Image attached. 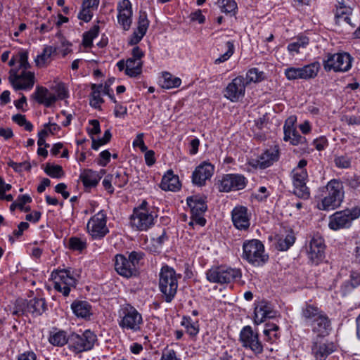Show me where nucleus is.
Wrapping results in <instances>:
<instances>
[{"instance_id":"nucleus-1","label":"nucleus","mask_w":360,"mask_h":360,"mask_svg":"<svg viewBox=\"0 0 360 360\" xmlns=\"http://www.w3.org/2000/svg\"><path fill=\"white\" fill-rule=\"evenodd\" d=\"M19 63L20 69H22V72L18 73V70L11 69L9 80L15 90L31 89L34 84V74L27 71L30 68L27 51L19 53Z\"/></svg>"},{"instance_id":"nucleus-2","label":"nucleus","mask_w":360,"mask_h":360,"mask_svg":"<svg viewBox=\"0 0 360 360\" xmlns=\"http://www.w3.org/2000/svg\"><path fill=\"white\" fill-rule=\"evenodd\" d=\"M181 278V274H177L173 268L168 265L162 266L159 273V290L166 302L170 303L175 297Z\"/></svg>"},{"instance_id":"nucleus-3","label":"nucleus","mask_w":360,"mask_h":360,"mask_svg":"<svg viewBox=\"0 0 360 360\" xmlns=\"http://www.w3.org/2000/svg\"><path fill=\"white\" fill-rule=\"evenodd\" d=\"M344 186L338 179H332L326 186V194L317 207L320 210L330 211L339 207L344 199Z\"/></svg>"},{"instance_id":"nucleus-4","label":"nucleus","mask_w":360,"mask_h":360,"mask_svg":"<svg viewBox=\"0 0 360 360\" xmlns=\"http://www.w3.org/2000/svg\"><path fill=\"white\" fill-rule=\"evenodd\" d=\"M158 217L157 213L149 206L146 200L133 210L130 217V223L132 227L140 231H146L155 224V220Z\"/></svg>"},{"instance_id":"nucleus-5","label":"nucleus","mask_w":360,"mask_h":360,"mask_svg":"<svg viewBox=\"0 0 360 360\" xmlns=\"http://www.w3.org/2000/svg\"><path fill=\"white\" fill-rule=\"evenodd\" d=\"M118 324L123 330L136 333L143 325L142 315L129 303L123 304L118 310Z\"/></svg>"},{"instance_id":"nucleus-6","label":"nucleus","mask_w":360,"mask_h":360,"mask_svg":"<svg viewBox=\"0 0 360 360\" xmlns=\"http://www.w3.org/2000/svg\"><path fill=\"white\" fill-rule=\"evenodd\" d=\"M360 217V207L354 206L337 211L328 217V228L334 231L349 229L354 222Z\"/></svg>"},{"instance_id":"nucleus-7","label":"nucleus","mask_w":360,"mask_h":360,"mask_svg":"<svg viewBox=\"0 0 360 360\" xmlns=\"http://www.w3.org/2000/svg\"><path fill=\"white\" fill-rule=\"evenodd\" d=\"M242 257L254 266H262L269 259V255L265 253L264 244L257 239L245 240L243 244Z\"/></svg>"},{"instance_id":"nucleus-8","label":"nucleus","mask_w":360,"mask_h":360,"mask_svg":"<svg viewBox=\"0 0 360 360\" xmlns=\"http://www.w3.org/2000/svg\"><path fill=\"white\" fill-rule=\"evenodd\" d=\"M241 277L240 269L226 266H213L206 271V278L209 282L221 285L236 282Z\"/></svg>"},{"instance_id":"nucleus-9","label":"nucleus","mask_w":360,"mask_h":360,"mask_svg":"<svg viewBox=\"0 0 360 360\" xmlns=\"http://www.w3.org/2000/svg\"><path fill=\"white\" fill-rule=\"evenodd\" d=\"M97 335L90 330H86L81 334L72 333L70 335L69 349L78 354L91 350L97 342Z\"/></svg>"},{"instance_id":"nucleus-10","label":"nucleus","mask_w":360,"mask_h":360,"mask_svg":"<svg viewBox=\"0 0 360 360\" xmlns=\"http://www.w3.org/2000/svg\"><path fill=\"white\" fill-rule=\"evenodd\" d=\"M54 279V289L64 296H68L72 288H75L78 275L71 269L57 270L52 273Z\"/></svg>"},{"instance_id":"nucleus-11","label":"nucleus","mask_w":360,"mask_h":360,"mask_svg":"<svg viewBox=\"0 0 360 360\" xmlns=\"http://www.w3.org/2000/svg\"><path fill=\"white\" fill-rule=\"evenodd\" d=\"M352 58L345 52L328 53L323 61V68L326 72H347L352 68Z\"/></svg>"},{"instance_id":"nucleus-12","label":"nucleus","mask_w":360,"mask_h":360,"mask_svg":"<svg viewBox=\"0 0 360 360\" xmlns=\"http://www.w3.org/2000/svg\"><path fill=\"white\" fill-rule=\"evenodd\" d=\"M239 340L245 349L251 350L255 355L263 352V345L259 338V334L251 326H246L241 329Z\"/></svg>"},{"instance_id":"nucleus-13","label":"nucleus","mask_w":360,"mask_h":360,"mask_svg":"<svg viewBox=\"0 0 360 360\" xmlns=\"http://www.w3.org/2000/svg\"><path fill=\"white\" fill-rule=\"evenodd\" d=\"M107 217L103 210L99 211L89 220L87 231L94 239H101L109 232L106 225Z\"/></svg>"},{"instance_id":"nucleus-14","label":"nucleus","mask_w":360,"mask_h":360,"mask_svg":"<svg viewBox=\"0 0 360 360\" xmlns=\"http://www.w3.org/2000/svg\"><path fill=\"white\" fill-rule=\"evenodd\" d=\"M307 253L309 259L315 264H319L325 257L326 245L323 237L319 234H314L307 246Z\"/></svg>"},{"instance_id":"nucleus-15","label":"nucleus","mask_w":360,"mask_h":360,"mask_svg":"<svg viewBox=\"0 0 360 360\" xmlns=\"http://www.w3.org/2000/svg\"><path fill=\"white\" fill-rule=\"evenodd\" d=\"M233 226L239 230L246 231L250 226L252 214L248 208L243 205H237L231 212Z\"/></svg>"},{"instance_id":"nucleus-16","label":"nucleus","mask_w":360,"mask_h":360,"mask_svg":"<svg viewBox=\"0 0 360 360\" xmlns=\"http://www.w3.org/2000/svg\"><path fill=\"white\" fill-rule=\"evenodd\" d=\"M144 52L139 46H135L131 50V56L126 60L125 74L131 77H136L142 72Z\"/></svg>"},{"instance_id":"nucleus-17","label":"nucleus","mask_w":360,"mask_h":360,"mask_svg":"<svg viewBox=\"0 0 360 360\" xmlns=\"http://www.w3.org/2000/svg\"><path fill=\"white\" fill-rule=\"evenodd\" d=\"M280 148L274 145L266 149L258 158L252 160L251 165L259 169H266L279 160Z\"/></svg>"},{"instance_id":"nucleus-18","label":"nucleus","mask_w":360,"mask_h":360,"mask_svg":"<svg viewBox=\"0 0 360 360\" xmlns=\"http://www.w3.org/2000/svg\"><path fill=\"white\" fill-rule=\"evenodd\" d=\"M248 183L247 179L242 174H228L222 176L219 190L221 192H229L243 189Z\"/></svg>"},{"instance_id":"nucleus-19","label":"nucleus","mask_w":360,"mask_h":360,"mask_svg":"<svg viewBox=\"0 0 360 360\" xmlns=\"http://www.w3.org/2000/svg\"><path fill=\"white\" fill-rule=\"evenodd\" d=\"M291 174L295 195L304 200L309 199L310 197V191L309 188L307 186L308 180L307 170H292Z\"/></svg>"},{"instance_id":"nucleus-20","label":"nucleus","mask_w":360,"mask_h":360,"mask_svg":"<svg viewBox=\"0 0 360 360\" xmlns=\"http://www.w3.org/2000/svg\"><path fill=\"white\" fill-rule=\"evenodd\" d=\"M295 122L296 117L294 116L289 117L285 120L283 126V140L289 141L292 146L306 145L307 139L299 134L295 127Z\"/></svg>"},{"instance_id":"nucleus-21","label":"nucleus","mask_w":360,"mask_h":360,"mask_svg":"<svg viewBox=\"0 0 360 360\" xmlns=\"http://www.w3.org/2000/svg\"><path fill=\"white\" fill-rule=\"evenodd\" d=\"M245 84L244 78L238 76L234 78L226 87L224 96L231 102H237L245 96Z\"/></svg>"},{"instance_id":"nucleus-22","label":"nucleus","mask_w":360,"mask_h":360,"mask_svg":"<svg viewBox=\"0 0 360 360\" xmlns=\"http://www.w3.org/2000/svg\"><path fill=\"white\" fill-rule=\"evenodd\" d=\"M214 172V166L208 162H202L192 173V183L197 186H203Z\"/></svg>"},{"instance_id":"nucleus-23","label":"nucleus","mask_w":360,"mask_h":360,"mask_svg":"<svg viewBox=\"0 0 360 360\" xmlns=\"http://www.w3.org/2000/svg\"><path fill=\"white\" fill-rule=\"evenodd\" d=\"M24 307L13 311V314L21 315L25 313L31 314L33 316L41 315L47 309L46 302L43 297H34L23 303Z\"/></svg>"},{"instance_id":"nucleus-24","label":"nucleus","mask_w":360,"mask_h":360,"mask_svg":"<svg viewBox=\"0 0 360 360\" xmlns=\"http://www.w3.org/2000/svg\"><path fill=\"white\" fill-rule=\"evenodd\" d=\"M117 20L124 30H129L132 22V6L129 0H120L117 3Z\"/></svg>"},{"instance_id":"nucleus-25","label":"nucleus","mask_w":360,"mask_h":360,"mask_svg":"<svg viewBox=\"0 0 360 360\" xmlns=\"http://www.w3.org/2000/svg\"><path fill=\"white\" fill-rule=\"evenodd\" d=\"M335 350L333 342L323 341L317 338L311 345V354L316 360H326L327 357Z\"/></svg>"},{"instance_id":"nucleus-26","label":"nucleus","mask_w":360,"mask_h":360,"mask_svg":"<svg viewBox=\"0 0 360 360\" xmlns=\"http://www.w3.org/2000/svg\"><path fill=\"white\" fill-rule=\"evenodd\" d=\"M115 269L120 276L126 278L131 277L137 274L135 266L122 255L115 256Z\"/></svg>"},{"instance_id":"nucleus-27","label":"nucleus","mask_w":360,"mask_h":360,"mask_svg":"<svg viewBox=\"0 0 360 360\" xmlns=\"http://www.w3.org/2000/svg\"><path fill=\"white\" fill-rule=\"evenodd\" d=\"M148 26L149 20L147 17V13L144 11H140L136 30H135L130 37L129 44L136 45L146 34Z\"/></svg>"},{"instance_id":"nucleus-28","label":"nucleus","mask_w":360,"mask_h":360,"mask_svg":"<svg viewBox=\"0 0 360 360\" xmlns=\"http://www.w3.org/2000/svg\"><path fill=\"white\" fill-rule=\"evenodd\" d=\"M33 98L39 103L46 107H50L57 100V97L51 93L46 87L37 86L32 95Z\"/></svg>"},{"instance_id":"nucleus-29","label":"nucleus","mask_w":360,"mask_h":360,"mask_svg":"<svg viewBox=\"0 0 360 360\" xmlns=\"http://www.w3.org/2000/svg\"><path fill=\"white\" fill-rule=\"evenodd\" d=\"M309 326L312 328V330L318 334V336L322 337L327 335L331 329L330 321L324 312Z\"/></svg>"},{"instance_id":"nucleus-30","label":"nucleus","mask_w":360,"mask_h":360,"mask_svg":"<svg viewBox=\"0 0 360 360\" xmlns=\"http://www.w3.org/2000/svg\"><path fill=\"white\" fill-rule=\"evenodd\" d=\"M254 314V322L259 325L264 322L266 319L274 317L275 312L267 303L262 302L255 307Z\"/></svg>"},{"instance_id":"nucleus-31","label":"nucleus","mask_w":360,"mask_h":360,"mask_svg":"<svg viewBox=\"0 0 360 360\" xmlns=\"http://www.w3.org/2000/svg\"><path fill=\"white\" fill-rule=\"evenodd\" d=\"M160 187L164 191H178L181 187L179 176L172 169L168 170L162 176Z\"/></svg>"},{"instance_id":"nucleus-32","label":"nucleus","mask_w":360,"mask_h":360,"mask_svg":"<svg viewBox=\"0 0 360 360\" xmlns=\"http://www.w3.org/2000/svg\"><path fill=\"white\" fill-rule=\"evenodd\" d=\"M71 309L78 318L87 319L92 315L91 305L87 301L75 300L71 304Z\"/></svg>"},{"instance_id":"nucleus-33","label":"nucleus","mask_w":360,"mask_h":360,"mask_svg":"<svg viewBox=\"0 0 360 360\" xmlns=\"http://www.w3.org/2000/svg\"><path fill=\"white\" fill-rule=\"evenodd\" d=\"M186 202L192 214L205 213L207 210L205 197L200 195L189 196L187 198Z\"/></svg>"},{"instance_id":"nucleus-34","label":"nucleus","mask_w":360,"mask_h":360,"mask_svg":"<svg viewBox=\"0 0 360 360\" xmlns=\"http://www.w3.org/2000/svg\"><path fill=\"white\" fill-rule=\"evenodd\" d=\"M101 179V176L98 172L89 169H84L79 175V179L85 189L96 186Z\"/></svg>"},{"instance_id":"nucleus-35","label":"nucleus","mask_w":360,"mask_h":360,"mask_svg":"<svg viewBox=\"0 0 360 360\" xmlns=\"http://www.w3.org/2000/svg\"><path fill=\"white\" fill-rule=\"evenodd\" d=\"M70 335H67V333L64 330H58L53 329L50 332L49 342L53 346L63 347L68 344L69 347Z\"/></svg>"},{"instance_id":"nucleus-36","label":"nucleus","mask_w":360,"mask_h":360,"mask_svg":"<svg viewBox=\"0 0 360 360\" xmlns=\"http://www.w3.org/2000/svg\"><path fill=\"white\" fill-rule=\"evenodd\" d=\"M323 313V311L317 307L311 304H307L302 310V319L307 325L309 326L314 322V321L319 318V315Z\"/></svg>"},{"instance_id":"nucleus-37","label":"nucleus","mask_w":360,"mask_h":360,"mask_svg":"<svg viewBox=\"0 0 360 360\" xmlns=\"http://www.w3.org/2000/svg\"><path fill=\"white\" fill-rule=\"evenodd\" d=\"M301 68L303 79L307 80L314 79L317 76L321 68V64L319 62L315 61L306 65Z\"/></svg>"},{"instance_id":"nucleus-38","label":"nucleus","mask_w":360,"mask_h":360,"mask_svg":"<svg viewBox=\"0 0 360 360\" xmlns=\"http://www.w3.org/2000/svg\"><path fill=\"white\" fill-rule=\"evenodd\" d=\"M162 86L165 89L176 88L181 85L179 77H174L168 72H164L162 76Z\"/></svg>"},{"instance_id":"nucleus-39","label":"nucleus","mask_w":360,"mask_h":360,"mask_svg":"<svg viewBox=\"0 0 360 360\" xmlns=\"http://www.w3.org/2000/svg\"><path fill=\"white\" fill-rule=\"evenodd\" d=\"M309 38L306 36H301L296 39L295 41L288 45V51L294 55V53H299L300 48H305L309 44Z\"/></svg>"},{"instance_id":"nucleus-40","label":"nucleus","mask_w":360,"mask_h":360,"mask_svg":"<svg viewBox=\"0 0 360 360\" xmlns=\"http://www.w3.org/2000/svg\"><path fill=\"white\" fill-rule=\"evenodd\" d=\"M103 85L92 84L91 89V99L90 101V105L94 108H98L101 104L103 103V99L101 97V92L102 90Z\"/></svg>"},{"instance_id":"nucleus-41","label":"nucleus","mask_w":360,"mask_h":360,"mask_svg":"<svg viewBox=\"0 0 360 360\" xmlns=\"http://www.w3.org/2000/svg\"><path fill=\"white\" fill-rule=\"evenodd\" d=\"M57 51L56 48L51 46H46L44 48L42 53L37 56L35 58V63L37 66L44 65L47 60L51 58V55L56 53Z\"/></svg>"},{"instance_id":"nucleus-42","label":"nucleus","mask_w":360,"mask_h":360,"mask_svg":"<svg viewBox=\"0 0 360 360\" xmlns=\"http://www.w3.org/2000/svg\"><path fill=\"white\" fill-rule=\"evenodd\" d=\"M99 33V26L94 25L88 32L83 34L82 44L86 48H89L92 46V42L94 38L97 37Z\"/></svg>"},{"instance_id":"nucleus-43","label":"nucleus","mask_w":360,"mask_h":360,"mask_svg":"<svg viewBox=\"0 0 360 360\" xmlns=\"http://www.w3.org/2000/svg\"><path fill=\"white\" fill-rule=\"evenodd\" d=\"M266 77L265 73L259 71L258 68H253L250 69L246 74L247 83L259 82Z\"/></svg>"},{"instance_id":"nucleus-44","label":"nucleus","mask_w":360,"mask_h":360,"mask_svg":"<svg viewBox=\"0 0 360 360\" xmlns=\"http://www.w3.org/2000/svg\"><path fill=\"white\" fill-rule=\"evenodd\" d=\"M181 325L186 329V333L192 337L195 336L199 332L198 322H193L190 317L184 316Z\"/></svg>"},{"instance_id":"nucleus-45","label":"nucleus","mask_w":360,"mask_h":360,"mask_svg":"<svg viewBox=\"0 0 360 360\" xmlns=\"http://www.w3.org/2000/svg\"><path fill=\"white\" fill-rule=\"evenodd\" d=\"M295 237L292 234H288L285 238H280L277 243V248L281 251L288 250L295 243Z\"/></svg>"},{"instance_id":"nucleus-46","label":"nucleus","mask_w":360,"mask_h":360,"mask_svg":"<svg viewBox=\"0 0 360 360\" xmlns=\"http://www.w3.org/2000/svg\"><path fill=\"white\" fill-rule=\"evenodd\" d=\"M111 137H112V134H111L110 129H107L105 131L103 136L101 139H96L94 137H91V139H92L91 148H92V149L97 150L100 146L108 143L110 141Z\"/></svg>"},{"instance_id":"nucleus-47","label":"nucleus","mask_w":360,"mask_h":360,"mask_svg":"<svg viewBox=\"0 0 360 360\" xmlns=\"http://www.w3.org/2000/svg\"><path fill=\"white\" fill-rule=\"evenodd\" d=\"M284 74L288 80L303 79L301 68H288L285 70Z\"/></svg>"},{"instance_id":"nucleus-48","label":"nucleus","mask_w":360,"mask_h":360,"mask_svg":"<svg viewBox=\"0 0 360 360\" xmlns=\"http://www.w3.org/2000/svg\"><path fill=\"white\" fill-rule=\"evenodd\" d=\"M227 51L214 60L215 64H219L228 60L234 53V44L233 41H228L226 43Z\"/></svg>"},{"instance_id":"nucleus-49","label":"nucleus","mask_w":360,"mask_h":360,"mask_svg":"<svg viewBox=\"0 0 360 360\" xmlns=\"http://www.w3.org/2000/svg\"><path fill=\"white\" fill-rule=\"evenodd\" d=\"M12 120L21 127H24L25 129L31 131L33 129L32 124L27 121L25 116L21 114H16L13 115Z\"/></svg>"},{"instance_id":"nucleus-50","label":"nucleus","mask_w":360,"mask_h":360,"mask_svg":"<svg viewBox=\"0 0 360 360\" xmlns=\"http://www.w3.org/2000/svg\"><path fill=\"white\" fill-rule=\"evenodd\" d=\"M70 248L73 250L82 251L86 248V240L77 237H72L69 239Z\"/></svg>"},{"instance_id":"nucleus-51","label":"nucleus","mask_w":360,"mask_h":360,"mask_svg":"<svg viewBox=\"0 0 360 360\" xmlns=\"http://www.w3.org/2000/svg\"><path fill=\"white\" fill-rule=\"evenodd\" d=\"M112 181L115 185L120 188L124 187L129 181L128 176L125 172H117L112 175Z\"/></svg>"},{"instance_id":"nucleus-52","label":"nucleus","mask_w":360,"mask_h":360,"mask_svg":"<svg viewBox=\"0 0 360 360\" xmlns=\"http://www.w3.org/2000/svg\"><path fill=\"white\" fill-rule=\"evenodd\" d=\"M335 165L340 169H347L351 167V158L348 155H336L334 158Z\"/></svg>"},{"instance_id":"nucleus-53","label":"nucleus","mask_w":360,"mask_h":360,"mask_svg":"<svg viewBox=\"0 0 360 360\" xmlns=\"http://www.w3.org/2000/svg\"><path fill=\"white\" fill-rule=\"evenodd\" d=\"M44 172L52 178H60L63 176V168L60 165H47Z\"/></svg>"},{"instance_id":"nucleus-54","label":"nucleus","mask_w":360,"mask_h":360,"mask_svg":"<svg viewBox=\"0 0 360 360\" xmlns=\"http://www.w3.org/2000/svg\"><path fill=\"white\" fill-rule=\"evenodd\" d=\"M237 8V4L233 0H222L221 3V11L223 13H231Z\"/></svg>"},{"instance_id":"nucleus-55","label":"nucleus","mask_w":360,"mask_h":360,"mask_svg":"<svg viewBox=\"0 0 360 360\" xmlns=\"http://www.w3.org/2000/svg\"><path fill=\"white\" fill-rule=\"evenodd\" d=\"M360 285V273L352 271L349 281L346 283L345 286L348 290L354 289Z\"/></svg>"},{"instance_id":"nucleus-56","label":"nucleus","mask_w":360,"mask_h":360,"mask_svg":"<svg viewBox=\"0 0 360 360\" xmlns=\"http://www.w3.org/2000/svg\"><path fill=\"white\" fill-rule=\"evenodd\" d=\"M160 360H181V358L174 349L166 347L162 351Z\"/></svg>"},{"instance_id":"nucleus-57","label":"nucleus","mask_w":360,"mask_h":360,"mask_svg":"<svg viewBox=\"0 0 360 360\" xmlns=\"http://www.w3.org/2000/svg\"><path fill=\"white\" fill-rule=\"evenodd\" d=\"M144 253L143 252L132 251L129 255V260L132 264L135 266V269L137 271L138 264L141 259H143Z\"/></svg>"},{"instance_id":"nucleus-58","label":"nucleus","mask_w":360,"mask_h":360,"mask_svg":"<svg viewBox=\"0 0 360 360\" xmlns=\"http://www.w3.org/2000/svg\"><path fill=\"white\" fill-rule=\"evenodd\" d=\"M93 17V11L89 8H86L82 6V9L78 13V18L88 22Z\"/></svg>"},{"instance_id":"nucleus-59","label":"nucleus","mask_w":360,"mask_h":360,"mask_svg":"<svg viewBox=\"0 0 360 360\" xmlns=\"http://www.w3.org/2000/svg\"><path fill=\"white\" fill-rule=\"evenodd\" d=\"M270 195V193L268 191L265 186H260L258 190L254 193L255 199L259 201L265 200Z\"/></svg>"},{"instance_id":"nucleus-60","label":"nucleus","mask_w":360,"mask_h":360,"mask_svg":"<svg viewBox=\"0 0 360 360\" xmlns=\"http://www.w3.org/2000/svg\"><path fill=\"white\" fill-rule=\"evenodd\" d=\"M111 154L108 150L102 151L99 154L98 164L100 166L105 167L110 160Z\"/></svg>"},{"instance_id":"nucleus-61","label":"nucleus","mask_w":360,"mask_h":360,"mask_svg":"<svg viewBox=\"0 0 360 360\" xmlns=\"http://www.w3.org/2000/svg\"><path fill=\"white\" fill-rule=\"evenodd\" d=\"M8 165L16 172H20L22 169L29 170L31 168L30 164L26 162L17 163L11 161L8 163Z\"/></svg>"},{"instance_id":"nucleus-62","label":"nucleus","mask_w":360,"mask_h":360,"mask_svg":"<svg viewBox=\"0 0 360 360\" xmlns=\"http://www.w3.org/2000/svg\"><path fill=\"white\" fill-rule=\"evenodd\" d=\"M203 213H198L196 214H191V221L189 223L190 225H192L193 223L198 224L201 226H203L206 224V219L202 217Z\"/></svg>"},{"instance_id":"nucleus-63","label":"nucleus","mask_w":360,"mask_h":360,"mask_svg":"<svg viewBox=\"0 0 360 360\" xmlns=\"http://www.w3.org/2000/svg\"><path fill=\"white\" fill-rule=\"evenodd\" d=\"M89 124L92 126L91 129H88L89 134L93 137V135L98 134L101 132L100 123L97 120H89Z\"/></svg>"},{"instance_id":"nucleus-64","label":"nucleus","mask_w":360,"mask_h":360,"mask_svg":"<svg viewBox=\"0 0 360 360\" xmlns=\"http://www.w3.org/2000/svg\"><path fill=\"white\" fill-rule=\"evenodd\" d=\"M348 185L350 188L360 191V176H354L349 179Z\"/></svg>"}]
</instances>
